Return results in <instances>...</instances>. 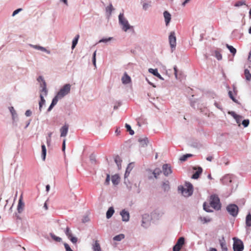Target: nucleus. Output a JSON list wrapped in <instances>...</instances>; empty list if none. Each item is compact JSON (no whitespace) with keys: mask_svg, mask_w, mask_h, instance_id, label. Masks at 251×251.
I'll list each match as a JSON object with an SVG mask.
<instances>
[{"mask_svg":"<svg viewBox=\"0 0 251 251\" xmlns=\"http://www.w3.org/2000/svg\"><path fill=\"white\" fill-rule=\"evenodd\" d=\"M42 148V157L43 160H45L47 150L46 148V146L44 144H42L41 146Z\"/></svg>","mask_w":251,"mask_h":251,"instance_id":"c85d7f7f","label":"nucleus"},{"mask_svg":"<svg viewBox=\"0 0 251 251\" xmlns=\"http://www.w3.org/2000/svg\"><path fill=\"white\" fill-rule=\"evenodd\" d=\"M22 10V8H18L15 11L12 13V16H15L16 15H17L19 12L21 11Z\"/></svg>","mask_w":251,"mask_h":251,"instance_id":"bf43d9fd","label":"nucleus"},{"mask_svg":"<svg viewBox=\"0 0 251 251\" xmlns=\"http://www.w3.org/2000/svg\"><path fill=\"white\" fill-rule=\"evenodd\" d=\"M40 101H39V111L40 112H41L42 111V108L43 105L45 104V100L44 98V97L43 96V94H40Z\"/></svg>","mask_w":251,"mask_h":251,"instance_id":"393cba45","label":"nucleus"},{"mask_svg":"<svg viewBox=\"0 0 251 251\" xmlns=\"http://www.w3.org/2000/svg\"><path fill=\"white\" fill-rule=\"evenodd\" d=\"M215 56L218 60H220L222 58V55L221 53L218 50L215 51Z\"/></svg>","mask_w":251,"mask_h":251,"instance_id":"79ce46f5","label":"nucleus"},{"mask_svg":"<svg viewBox=\"0 0 251 251\" xmlns=\"http://www.w3.org/2000/svg\"><path fill=\"white\" fill-rule=\"evenodd\" d=\"M124 238H125L124 234H120L117 235L115 236V237H114L113 240L114 241H120L122 239H123Z\"/></svg>","mask_w":251,"mask_h":251,"instance_id":"72a5a7b5","label":"nucleus"},{"mask_svg":"<svg viewBox=\"0 0 251 251\" xmlns=\"http://www.w3.org/2000/svg\"><path fill=\"white\" fill-rule=\"evenodd\" d=\"M243 118V117L242 116L239 115V117H237L236 119H235V120H236L237 124H240V122Z\"/></svg>","mask_w":251,"mask_h":251,"instance_id":"680f3d73","label":"nucleus"},{"mask_svg":"<svg viewBox=\"0 0 251 251\" xmlns=\"http://www.w3.org/2000/svg\"><path fill=\"white\" fill-rule=\"evenodd\" d=\"M164 175L166 176H168L169 175L171 174L173 172L171 166L169 164H164L162 166V170Z\"/></svg>","mask_w":251,"mask_h":251,"instance_id":"9d476101","label":"nucleus"},{"mask_svg":"<svg viewBox=\"0 0 251 251\" xmlns=\"http://www.w3.org/2000/svg\"><path fill=\"white\" fill-rule=\"evenodd\" d=\"M249 123H250L249 120H248V119L244 120L242 121V125H243V126L245 127H246L249 126Z\"/></svg>","mask_w":251,"mask_h":251,"instance_id":"09e8293b","label":"nucleus"},{"mask_svg":"<svg viewBox=\"0 0 251 251\" xmlns=\"http://www.w3.org/2000/svg\"><path fill=\"white\" fill-rule=\"evenodd\" d=\"M228 96L230 97V98L235 102L238 103V100L234 97L232 94V92L231 91H229L228 93Z\"/></svg>","mask_w":251,"mask_h":251,"instance_id":"c03bdc74","label":"nucleus"},{"mask_svg":"<svg viewBox=\"0 0 251 251\" xmlns=\"http://www.w3.org/2000/svg\"><path fill=\"white\" fill-rule=\"evenodd\" d=\"M161 187L165 192L168 191L170 189L169 181L168 180H165L162 182Z\"/></svg>","mask_w":251,"mask_h":251,"instance_id":"6ab92c4d","label":"nucleus"},{"mask_svg":"<svg viewBox=\"0 0 251 251\" xmlns=\"http://www.w3.org/2000/svg\"><path fill=\"white\" fill-rule=\"evenodd\" d=\"M39 50H41L42 51L46 52L48 54H50V50H47L45 48H44L43 47L40 46V48H39Z\"/></svg>","mask_w":251,"mask_h":251,"instance_id":"603ef678","label":"nucleus"},{"mask_svg":"<svg viewBox=\"0 0 251 251\" xmlns=\"http://www.w3.org/2000/svg\"><path fill=\"white\" fill-rule=\"evenodd\" d=\"M200 219L201 221H203V223H207V222H210V219H207L205 217H200Z\"/></svg>","mask_w":251,"mask_h":251,"instance_id":"e2e57ef3","label":"nucleus"},{"mask_svg":"<svg viewBox=\"0 0 251 251\" xmlns=\"http://www.w3.org/2000/svg\"><path fill=\"white\" fill-rule=\"evenodd\" d=\"M244 74L247 80H251V74H250V71L248 69H246L245 70Z\"/></svg>","mask_w":251,"mask_h":251,"instance_id":"4c0bfd02","label":"nucleus"},{"mask_svg":"<svg viewBox=\"0 0 251 251\" xmlns=\"http://www.w3.org/2000/svg\"><path fill=\"white\" fill-rule=\"evenodd\" d=\"M65 232L68 238L71 237L72 235V232L68 227H66Z\"/></svg>","mask_w":251,"mask_h":251,"instance_id":"37998d69","label":"nucleus"},{"mask_svg":"<svg viewBox=\"0 0 251 251\" xmlns=\"http://www.w3.org/2000/svg\"><path fill=\"white\" fill-rule=\"evenodd\" d=\"M245 2L244 1H238L237 2H236L235 4H234V6H236V7H239L240 6H242V5H245Z\"/></svg>","mask_w":251,"mask_h":251,"instance_id":"49530a36","label":"nucleus"},{"mask_svg":"<svg viewBox=\"0 0 251 251\" xmlns=\"http://www.w3.org/2000/svg\"><path fill=\"white\" fill-rule=\"evenodd\" d=\"M70 90L71 85L70 84H66L64 85L58 92L57 94V97H59L60 99L63 98L70 93Z\"/></svg>","mask_w":251,"mask_h":251,"instance_id":"39448f33","label":"nucleus"},{"mask_svg":"<svg viewBox=\"0 0 251 251\" xmlns=\"http://www.w3.org/2000/svg\"><path fill=\"white\" fill-rule=\"evenodd\" d=\"M163 16L165 19L166 25L167 26L170 22L171 15L168 11H165L163 13Z\"/></svg>","mask_w":251,"mask_h":251,"instance_id":"dca6fc26","label":"nucleus"},{"mask_svg":"<svg viewBox=\"0 0 251 251\" xmlns=\"http://www.w3.org/2000/svg\"><path fill=\"white\" fill-rule=\"evenodd\" d=\"M192 156H193V154L187 153V154H184V155H182V156H181L179 158V160L181 161H185L188 159V158L191 157Z\"/></svg>","mask_w":251,"mask_h":251,"instance_id":"c9c22d12","label":"nucleus"},{"mask_svg":"<svg viewBox=\"0 0 251 251\" xmlns=\"http://www.w3.org/2000/svg\"><path fill=\"white\" fill-rule=\"evenodd\" d=\"M229 114H230L231 116L233 117V118L236 119L237 117H239V115H237L234 111H230L228 112Z\"/></svg>","mask_w":251,"mask_h":251,"instance_id":"8fccbe9b","label":"nucleus"},{"mask_svg":"<svg viewBox=\"0 0 251 251\" xmlns=\"http://www.w3.org/2000/svg\"><path fill=\"white\" fill-rule=\"evenodd\" d=\"M111 181L114 185H117L120 182V177L118 175L116 174L112 176Z\"/></svg>","mask_w":251,"mask_h":251,"instance_id":"412c9836","label":"nucleus"},{"mask_svg":"<svg viewBox=\"0 0 251 251\" xmlns=\"http://www.w3.org/2000/svg\"><path fill=\"white\" fill-rule=\"evenodd\" d=\"M219 242L222 249L226 247L224 237H222V239H219Z\"/></svg>","mask_w":251,"mask_h":251,"instance_id":"e433bc0d","label":"nucleus"},{"mask_svg":"<svg viewBox=\"0 0 251 251\" xmlns=\"http://www.w3.org/2000/svg\"><path fill=\"white\" fill-rule=\"evenodd\" d=\"M90 159L92 163H96V160L95 156L93 154H91L90 156Z\"/></svg>","mask_w":251,"mask_h":251,"instance_id":"4d7b16f0","label":"nucleus"},{"mask_svg":"<svg viewBox=\"0 0 251 251\" xmlns=\"http://www.w3.org/2000/svg\"><path fill=\"white\" fill-rule=\"evenodd\" d=\"M149 72L150 73H151L154 75L156 76L161 80H164V78L161 76V75L158 73V70L157 69H152L150 68L149 69Z\"/></svg>","mask_w":251,"mask_h":251,"instance_id":"a211bd4d","label":"nucleus"},{"mask_svg":"<svg viewBox=\"0 0 251 251\" xmlns=\"http://www.w3.org/2000/svg\"><path fill=\"white\" fill-rule=\"evenodd\" d=\"M163 212L159 211H154L151 213L152 216L156 219H159L163 215Z\"/></svg>","mask_w":251,"mask_h":251,"instance_id":"4be33fe9","label":"nucleus"},{"mask_svg":"<svg viewBox=\"0 0 251 251\" xmlns=\"http://www.w3.org/2000/svg\"><path fill=\"white\" fill-rule=\"evenodd\" d=\"M24 207H25V203L23 201L22 197L21 196V198L19 200L18 204L17 206L18 212L19 213H21V212H22L24 210Z\"/></svg>","mask_w":251,"mask_h":251,"instance_id":"2eb2a0df","label":"nucleus"},{"mask_svg":"<svg viewBox=\"0 0 251 251\" xmlns=\"http://www.w3.org/2000/svg\"><path fill=\"white\" fill-rule=\"evenodd\" d=\"M233 177L232 175H226L221 179V181L223 184L229 185L232 182Z\"/></svg>","mask_w":251,"mask_h":251,"instance_id":"f8f14e48","label":"nucleus"},{"mask_svg":"<svg viewBox=\"0 0 251 251\" xmlns=\"http://www.w3.org/2000/svg\"><path fill=\"white\" fill-rule=\"evenodd\" d=\"M122 81L124 84H127L131 82V78L126 73H124V75L122 78Z\"/></svg>","mask_w":251,"mask_h":251,"instance_id":"f3484780","label":"nucleus"},{"mask_svg":"<svg viewBox=\"0 0 251 251\" xmlns=\"http://www.w3.org/2000/svg\"><path fill=\"white\" fill-rule=\"evenodd\" d=\"M50 237H51V238L53 240H54V241H55L56 242H60L62 241L61 238L56 236L55 234H54L52 233H50Z\"/></svg>","mask_w":251,"mask_h":251,"instance_id":"f704fd0d","label":"nucleus"},{"mask_svg":"<svg viewBox=\"0 0 251 251\" xmlns=\"http://www.w3.org/2000/svg\"><path fill=\"white\" fill-rule=\"evenodd\" d=\"M41 92L43 93L45 96H46L48 94V90L47 87H43L41 90Z\"/></svg>","mask_w":251,"mask_h":251,"instance_id":"6e6d98bb","label":"nucleus"},{"mask_svg":"<svg viewBox=\"0 0 251 251\" xmlns=\"http://www.w3.org/2000/svg\"><path fill=\"white\" fill-rule=\"evenodd\" d=\"M184 243V238L183 237H180L176 244L173 247V251H179Z\"/></svg>","mask_w":251,"mask_h":251,"instance_id":"1a4fd4ad","label":"nucleus"},{"mask_svg":"<svg viewBox=\"0 0 251 251\" xmlns=\"http://www.w3.org/2000/svg\"><path fill=\"white\" fill-rule=\"evenodd\" d=\"M132 169V167H131V168L129 171H128V168H126L125 174V178L129 176V174Z\"/></svg>","mask_w":251,"mask_h":251,"instance_id":"13d9d810","label":"nucleus"},{"mask_svg":"<svg viewBox=\"0 0 251 251\" xmlns=\"http://www.w3.org/2000/svg\"><path fill=\"white\" fill-rule=\"evenodd\" d=\"M150 6V5L149 3H145L143 5V8L144 10H147Z\"/></svg>","mask_w":251,"mask_h":251,"instance_id":"052dcab7","label":"nucleus"},{"mask_svg":"<svg viewBox=\"0 0 251 251\" xmlns=\"http://www.w3.org/2000/svg\"><path fill=\"white\" fill-rule=\"evenodd\" d=\"M64 247L65 248L66 251H73L71 248L70 247L69 245L67 243L64 244Z\"/></svg>","mask_w":251,"mask_h":251,"instance_id":"5fc2aeb1","label":"nucleus"},{"mask_svg":"<svg viewBox=\"0 0 251 251\" xmlns=\"http://www.w3.org/2000/svg\"><path fill=\"white\" fill-rule=\"evenodd\" d=\"M8 109L12 116V125L14 126H17L19 118L17 112L13 106L9 107Z\"/></svg>","mask_w":251,"mask_h":251,"instance_id":"6e6552de","label":"nucleus"},{"mask_svg":"<svg viewBox=\"0 0 251 251\" xmlns=\"http://www.w3.org/2000/svg\"><path fill=\"white\" fill-rule=\"evenodd\" d=\"M79 37V35L77 34L75 38L73 39L72 45V49L73 50L77 44L78 40Z\"/></svg>","mask_w":251,"mask_h":251,"instance_id":"2f4dec72","label":"nucleus"},{"mask_svg":"<svg viewBox=\"0 0 251 251\" xmlns=\"http://www.w3.org/2000/svg\"><path fill=\"white\" fill-rule=\"evenodd\" d=\"M202 172V169L201 167H199L197 171L193 175L192 178L195 179H198Z\"/></svg>","mask_w":251,"mask_h":251,"instance_id":"aec40b11","label":"nucleus"},{"mask_svg":"<svg viewBox=\"0 0 251 251\" xmlns=\"http://www.w3.org/2000/svg\"><path fill=\"white\" fill-rule=\"evenodd\" d=\"M96 50L93 54L92 62L94 66L96 67Z\"/></svg>","mask_w":251,"mask_h":251,"instance_id":"a18cd8bd","label":"nucleus"},{"mask_svg":"<svg viewBox=\"0 0 251 251\" xmlns=\"http://www.w3.org/2000/svg\"><path fill=\"white\" fill-rule=\"evenodd\" d=\"M169 40L171 49H175L176 46V37L175 32L172 31L170 33L169 36Z\"/></svg>","mask_w":251,"mask_h":251,"instance_id":"9b49d317","label":"nucleus"},{"mask_svg":"<svg viewBox=\"0 0 251 251\" xmlns=\"http://www.w3.org/2000/svg\"><path fill=\"white\" fill-rule=\"evenodd\" d=\"M226 48L229 50L230 52L234 55L236 53V50L233 46L226 44Z\"/></svg>","mask_w":251,"mask_h":251,"instance_id":"7c9ffc66","label":"nucleus"},{"mask_svg":"<svg viewBox=\"0 0 251 251\" xmlns=\"http://www.w3.org/2000/svg\"><path fill=\"white\" fill-rule=\"evenodd\" d=\"M58 99H60V97H57L56 95L52 99L51 104L55 106L57 104Z\"/></svg>","mask_w":251,"mask_h":251,"instance_id":"ea45409f","label":"nucleus"},{"mask_svg":"<svg viewBox=\"0 0 251 251\" xmlns=\"http://www.w3.org/2000/svg\"><path fill=\"white\" fill-rule=\"evenodd\" d=\"M115 162L116 163L118 168L119 169H120L121 168V163L122 160H121L120 157L119 155L116 156L115 157Z\"/></svg>","mask_w":251,"mask_h":251,"instance_id":"bb28decb","label":"nucleus"},{"mask_svg":"<svg viewBox=\"0 0 251 251\" xmlns=\"http://www.w3.org/2000/svg\"><path fill=\"white\" fill-rule=\"evenodd\" d=\"M226 209L228 213L233 217H236L239 212V208L235 204H229L226 207Z\"/></svg>","mask_w":251,"mask_h":251,"instance_id":"20e7f679","label":"nucleus"},{"mask_svg":"<svg viewBox=\"0 0 251 251\" xmlns=\"http://www.w3.org/2000/svg\"><path fill=\"white\" fill-rule=\"evenodd\" d=\"M93 251H101V248L100 244L98 241H96L95 244L93 246Z\"/></svg>","mask_w":251,"mask_h":251,"instance_id":"cd10ccee","label":"nucleus"},{"mask_svg":"<svg viewBox=\"0 0 251 251\" xmlns=\"http://www.w3.org/2000/svg\"><path fill=\"white\" fill-rule=\"evenodd\" d=\"M187 188H185L183 186L179 185L178 187V191L185 197H188L192 195L193 185L191 183L187 182L186 183Z\"/></svg>","mask_w":251,"mask_h":251,"instance_id":"f257e3e1","label":"nucleus"},{"mask_svg":"<svg viewBox=\"0 0 251 251\" xmlns=\"http://www.w3.org/2000/svg\"><path fill=\"white\" fill-rule=\"evenodd\" d=\"M112 37H109L108 38H102L99 41V43H106L112 40Z\"/></svg>","mask_w":251,"mask_h":251,"instance_id":"de8ad7c7","label":"nucleus"},{"mask_svg":"<svg viewBox=\"0 0 251 251\" xmlns=\"http://www.w3.org/2000/svg\"><path fill=\"white\" fill-rule=\"evenodd\" d=\"M203 209L207 212H213V210L210 209V206L207 205L206 202H204L203 204Z\"/></svg>","mask_w":251,"mask_h":251,"instance_id":"a19ab883","label":"nucleus"},{"mask_svg":"<svg viewBox=\"0 0 251 251\" xmlns=\"http://www.w3.org/2000/svg\"><path fill=\"white\" fill-rule=\"evenodd\" d=\"M233 249L234 251H243L244 250L243 242L240 239L236 237L233 238Z\"/></svg>","mask_w":251,"mask_h":251,"instance_id":"423d86ee","label":"nucleus"},{"mask_svg":"<svg viewBox=\"0 0 251 251\" xmlns=\"http://www.w3.org/2000/svg\"><path fill=\"white\" fill-rule=\"evenodd\" d=\"M141 146L143 147L146 146L148 143V140L147 138H140L138 140Z\"/></svg>","mask_w":251,"mask_h":251,"instance_id":"a878e982","label":"nucleus"},{"mask_svg":"<svg viewBox=\"0 0 251 251\" xmlns=\"http://www.w3.org/2000/svg\"><path fill=\"white\" fill-rule=\"evenodd\" d=\"M114 10V8H113L112 3H110L109 6H107L105 8V10L106 12L109 13V16H110L111 15V13L113 10Z\"/></svg>","mask_w":251,"mask_h":251,"instance_id":"473e14b6","label":"nucleus"},{"mask_svg":"<svg viewBox=\"0 0 251 251\" xmlns=\"http://www.w3.org/2000/svg\"><path fill=\"white\" fill-rule=\"evenodd\" d=\"M119 22L120 25H122V29L125 31H126L131 27L128 21L124 17L123 13H120L119 15Z\"/></svg>","mask_w":251,"mask_h":251,"instance_id":"7ed1b4c3","label":"nucleus"},{"mask_svg":"<svg viewBox=\"0 0 251 251\" xmlns=\"http://www.w3.org/2000/svg\"><path fill=\"white\" fill-rule=\"evenodd\" d=\"M120 214L121 216H122V221L123 222H127L129 221L130 215H129V213L126 210V209H123L120 212Z\"/></svg>","mask_w":251,"mask_h":251,"instance_id":"ddd939ff","label":"nucleus"},{"mask_svg":"<svg viewBox=\"0 0 251 251\" xmlns=\"http://www.w3.org/2000/svg\"><path fill=\"white\" fill-rule=\"evenodd\" d=\"M114 211H115L113 207H109L106 214L107 219H110L113 215Z\"/></svg>","mask_w":251,"mask_h":251,"instance_id":"5701e85b","label":"nucleus"},{"mask_svg":"<svg viewBox=\"0 0 251 251\" xmlns=\"http://www.w3.org/2000/svg\"><path fill=\"white\" fill-rule=\"evenodd\" d=\"M69 129V126L68 125L65 124L60 129V136L61 137H65L68 132Z\"/></svg>","mask_w":251,"mask_h":251,"instance_id":"4468645a","label":"nucleus"},{"mask_svg":"<svg viewBox=\"0 0 251 251\" xmlns=\"http://www.w3.org/2000/svg\"><path fill=\"white\" fill-rule=\"evenodd\" d=\"M246 225L247 226L250 227L251 226V214L250 213L246 216Z\"/></svg>","mask_w":251,"mask_h":251,"instance_id":"c756f323","label":"nucleus"},{"mask_svg":"<svg viewBox=\"0 0 251 251\" xmlns=\"http://www.w3.org/2000/svg\"><path fill=\"white\" fill-rule=\"evenodd\" d=\"M110 175L109 174H107L106 178L105 181L104 182V184L106 185H109V182H110Z\"/></svg>","mask_w":251,"mask_h":251,"instance_id":"3c124183","label":"nucleus"},{"mask_svg":"<svg viewBox=\"0 0 251 251\" xmlns=\"http://www.w3.org/2000/svg\"><path fill=\"white\" fill-rule=\"evenodd\" d=\"M125 127L129 133V134L131 135H133L134 133V131L131 129V126L127 124H126Z\"/></svg>","mask_w":251,"mask_h":251,"instance_id":"58836bf2","label":"nucleus"},{"mask_svg":"<svg viewBox=\"0 0 251 251\" xmlns=\"http://www.w3.org/2000/svg\"><path fill=\"white\" fill-rule=\"evenodd\" d=\"M142 218L141 226L144 228H147L151 225V218L148 214H143Z\"/></svg>","mask_w":251,"mask_h":251,"instance_id":"0eeeda50","label":"nucleus"},{"mask_svg":"<svg viewBox=\"0 0 251 251\" xmlns=\"http://www.w3.org/2000/svg\"><path fill=\"white\" fill-rule=\"evenodd\" d=\"M174 71H175V77L176 79H177V67L176 66H175L174 67Z\"/></svg>","mask_w":251,"mask_h":251,"instance_id":"69168bd1","label":"nucleus"},{"mask_svg":"<svg viewBox=\"0 0 251 251\" xmlns=\"http://www.w3.org/2000/svg\"><path fill=\"white\" fill-rule=\"evenodd\" d=\"M29 46L32 48L38 50H39V48H40V46L38 45H33L32 44H29Z\"/></svg>","mask_w":251,"mask_h":251,"instance_id":"338daca9","label":"nucleus"},{"mask_svg":"<svg viewBox=\"0 0 251 251\" xmlns=\"http://www.w3.org/2000/svg\"><path fill=\"white\" fill-rule=\"evenodd\" d=\"M161 173L162 170L159 168H156L153 171L152 174L153 175L154 177L157 179L158 176H159Z\"/></svg>","mask_w":251,"mask_h":251,"instance_id":"b1692460","label":"nucleus"},{"mask_svg":"<svg viewBox=\"0 0 251 251\" xmlns=\"http://www.w3.org/2000/svg\"><path fill=\"white\" fill-rule=\"evenodd\" d=\"M32 114V112L30 110H27L25 111V115L27 117L30 116Z\"/></svg>","mask_w":251,"mask_h":251,"instance_id":"0e129e2a","label":"nucleus"},{"mask_svg":"<svg viewBox=\"0 0 251 251\" xmlns=\"http://www.w3.org/2000/svg\"><path fill=\"white\" fill-rule=\"evenodd\" d=\"M69 239H70L71 242L74 244L76 243L77 241V238L75 237H73L72 235L71 236V237L69 238Z\"/></svg>","mask_w":251,"mask_h":251,"instance_id":"864d4df0","label":"nucleus"},{"mask_svg":"<svg viewBox=\"0 0 251 251\" xmlns=\"http://www.w3.org/2000/svg\"><path fill=\"white\" fill-rule=\"evenodd\" d=\"M66 139H64L62 143V149L63 151L65 150L66 145H65Z\"/></svg>","mask_w":251,"mask_h":251,"instance_id":"774afa93","label":"nucleus"},{"mask_svg":"<svg viewBox=\"0 0 251 251\" xmlns=\"http://www.w3.org/2000/svg\"><path fill=\"white\" fill-rule=\"evenodd\" d=\"M210 206L216 210H218L221 209L220 199L217 195H212L210 196Z\"/></svg>","mask_w":251,"mask_h":251,"instance_id":"f03ea898","label":"nucleus"}]
</instances>
